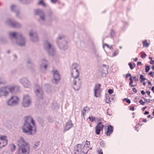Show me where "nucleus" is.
<instances>
[{
  "instance_id": "1",
  "label": "nucleus",
  "mask_w": 154,
  "mask_h": 154,
  "mask_svg": "<svg viewBox=\"0 0 154 154\" xmlns=\"http://www.w3.org/2000/svg\"><path fill=\"white\" fill-rule=\"evenodd\" d=\"M23 132L28 135H32L35 134L36 126L34 120L30 116H29L25 120L22 126Z\"/></svg>"
},
{
  "instance_id": "2",
  "label": "nucleus",
  "mask_w": 154,
  "mask_h": 154,
  "mask_svg": "<svg viewBox=\"0 0 154 154\" xmlns=\"http://www.w3.org/2000/svg\"><path fill=\"white\" fill-rule=\"evenodd\" d=\"M9 35L11 39L12 40H14L16 44L19 46H23L25 45L26 40L21 33L11 32H9Z\"/></svg>"
},
{
  "instance_id": "3",
  "label": "nucleus",
  "mask_w": 154,
  "mask_h": 154,
  "mask_svg": "<svg viewBox=\"0 0 154 154\" xmlns=\"http://www.w3.org/2000/svg\"><path fill=\"white\" fill-rule=\"evenodd\" d=\"M18 146L19 149V154H28L29 152V146L24 139L21 137L18 141Z\"/></svg>"
},
{
  "instance_id": "4",
  "label": "nucleus",
  "mask_w": 154,
  "mask_h": 154,
  "mask_svg": "<svg viewBox=\"0 0 154 154\" xmlns=\"http://www.w3.org/2000/svg\"><path fill=\"white\" fill-rule=\"evenodd\" d=\"M56 42L60 49L65 50L67 48V42L65 40L64 35H59L56 39Z\"/></svg>"
},
{
  "instance_id": "5",
  "label": "nucleus",
  "mask_w": 154,
  "mask_h": 154,
  "mask_svg": "<svg viewBox=\"0 0 154 154\" xmlns=\"http://www.w3.org/2000/svg\"><path fill=\"white\" fill-rule=\"evenodd\" d=\"M79 74H78L75 76H72L73 78L72 81L73 88L75 91H76L80 89L82 84L81 81L79 78Z\"/></svg>"
},
{
  "instance_id": "6",
  "label": "nucleus",
  "mask_w": 154,
  "mask_h": 154,
  "mask_svg": "<svg viewBox=\"0 0 154 154\" xmlns=\"http://www.w3.org/2000/svg\"><path fill=\"white\" fill-rule=\"evenodd\" d=\"M5 23L7 25L13 28H19L21 26L20 23L13 19H7Z\"/></svg>"
},
{
  "instance_id": "7",
  "label": "nucleus",
  "mask_w": 154,
  "mask_h": 154,
  "mask_svg": "<svg viewBox=\"0 0 154 154\" xmlns=\"http://www.w3.org/2000/svg\"><path fill=\"white\" fill-rule=\"evenodd\" d=\"M44 48L50 55L53 56L55 53V50L53 47L48 41H46L44 43Z\"/></svg>"
},
{
  "instance_id": "8",
  "label": "nucleus",
  "mask_w": 154,
  "mask_h": 154,
  "mask_svg": "<svg viewBox=\"0 0 154 154\" xmlns=\"http://www.w3.org/2000/svg\"><path fill=\"white\" fill-rule=\"evenodd\" d=\"M35 13L36 15H38L40 17L39 22L40 24L45 25L46 20L43 11L41 9H37L35 10Z\"/></svg>"
},
{
  "instance_id": "9",
  "label": "nucleus",
  "mask_w": 154,
  "mask_h": 154,
  "mask_svg": "<svg viewBox=\"0 0 154 154\" xmlns=\"http://www.w3.org/2000/svg\"><path fill=\"white\" fill-rule=\"evenodd\" d=\"M35 13L36 15H38L40 17L39 22L40 24L45 25L46 20L43 11L41 9H37L35 10Z\"/></svg>"
},
{
  "instance_id": "10",
  "label": "nucleus",
  "mask_w": 154,
  "mask_h": 154,
  "mask_svg": "<svg viewBox=\"0 0 154 154\" xmlns=\"http://www.w3.org/2000/svg\"><path fill=\"white\" fill-rule=\"evenodd\" d=\"M19 102V98L16 96H12L7 102L8 105L9 106H13L17 105Z\"/></svg>"
},
{
  "instance_id": "11",
  "label": "nucleus",
  "mask_w": 154,
  "mask_h": 154,
  "mask_svg": "<svg viewBox=\"0 0 154 154\" xmlns=\"http://www.w3.org/2000/svg\"><path fill=\"white\" fill-rule=\"evenodd\" d=\"M31 103V99L30 96L28 95H24L22 103V106L24 107H27L30 106Z\"/></svg>"
},
{
  "instance_id": "12",
  "label": "nucleus",
  "mask_w": 154,
  "mask_h": 154,
  "mask_svg": "<svg viewBox=\"0 0 154 154\" xmlns=\"http://www.w3.org/2000/svg\"><path fill=\"white\" fill-rule=\"evenodd\" d=\"M101 85L100 84H96L94 89V96L96 97H99L101 96L102 90L101 88Z\"/></svg>"
},
{
  "instance_id": "13",
  "label": "nucleus",
  "mask_w": 154,
  "mask_h": 154,
  "mask_svg": "<svg viewBox=\"0 0 154 154\" xmlns=\"http://www.w3.org/2000/svg\"><path fill=\"white\" fill-rule=\"evenodd\" d=\"M9 85L2 87L0 88V93L2 96L5 97L8 96L9 94Z\"/></svg>"
},
{
  "instance_id": "14",
  "label": "nucleus",
  "mask_w": 154,
  "mask_h": 154,
  "mask_svg": "<svg viewBox=\"0 0 154 154\" xmlns=\"http://www.w3.org/2000/svg\"><path fill=\"white\" fill-rule=\"evenodd\" d=\"M52 72L53 73L54 78L53 82L57 84L60 79V75L58 72L57 70H53Z\"/></svg>"
},
{
  "instance_id": "15",
  "label": "nucleus",
  "mask_w": 154,
  "mask_h": 154,
  "mask_svg": "<svg viewBox=\"0 0 154 154\" xmlns=\"http://www.w3.org/2000/svg\"><path fill=\"white\" fill-rule=\"evenodd\" d=\"M31 40L33 42H37L38 40V38L37 33L34 31L31 30L29 32Z\"/></svg>"
},
{
  "instance_id": "16",
  "label": "nucleus",
  "mask_w": 154,
  "mask_h": 154,
  "mask_svg": "<svg viewBox=\"0 0 154 154\" xmlns=\"http://www.w3.org/2000/svg\"><path fill=\"white\" fill-rule=\"evenodd\" d=\"M11 9L12 11L16 13V16L19 18H21V16L19 12V8L18 6L14 5H11Z\"/></svg>"
},
{
  "instance_id": "17",
  "label": "nucleus",
  "mask_w": 154,
  "mask_h": 154,
  "mask_svg": "<svg viewBox=\"0 0 154 154\" xmlns=\"http://www.w3.org/2000/svg\"><path fill=\"white\" fill-rule=\"evenodd\" d=\"M20 82L25 88H29L31 87V85L30 82L26 78H22L20 79Z\"/></svg>"
},
{
  "instance_id": "18",
  "label": "nucleus",
  "mask_w": 154,
  "mask_h": 154,
  "mask_svg": "<svg viewBox=\"0 0 154 154\" xmlns=\"http://www.w3.org/2000/svg\"><path fill=\"white\" fill-rule=\"evenodd\" d=\"M79 68L80 66L78 64L76 63H74L72 64V71L71 72L72 76H73V74L74 72H76V75H78V74H79V72L78 71V69Z\"/></svg>"
},
{
  "instance_id": "19",
  "label": "nucleus",
  "mask_w": 154,
  "mask_h": 154,
  "mask_svg": "<svg viewBox=\"0 0 154 154\" xmlns=\"http://www.w3.org/2000/svg\"><path fill=\"white\" fill-rule=\"evenodd\" d=\"M9 85V91L13 94H15L18 92L20 90L19 87L14 85Z\"/></svg>"
},
{
  "instance_id": "20",
  "label": "nucleus",
  "mask_w": 154,
  "mask_h": 154,
  "mask_svg": "<svg viewBox=\"0 0 154 154\" xmlns=\"http://www.w3.org/2000/svg\"><path fill=\"white\" fill-rule=\"evenodd\" d=\"M40 67L42 69H44L45 70H47L48 64V61L45 59L41 60L40 61Z\"/></svg>"
},
{
  "instance_id": "21",
  "label": "nucleus",
  "mask_w": 154,
  "mask_h": 154,
  "mask_svg": "<svg viewBox=\"0 0 154 154\" xmlns=\"http://www.w3.org/2000/svg\"><path fill=\"white\" fill-rule=\"evenodd\" d=\"M1 139L0 140V148H2V147L6 146L8 143V140L6 139V136H2Z\"/></svg>"
},
{
  "instance_id": "22",
  "label": "nucleus",
  "mask_w": 154,
  "mask_h": 154,
  "mask_svg": "<svg viewBox=\"0 0 154 154\" xmlns=\"http://www.w3.org/2000/svg\"><path fill=\"white\" fill-rule=\"evenodd\" d=\"M35 93L36 95L38 98L41 99H43V92L41 88H38L36 89Z\"/></svg>"
},
{
  "instance_id": "23",
  "label": "nucleus",
  "mask_w": 154,
  "mask_h": 154,
  "mask_svg": "<svg viewBox=\"0 0 154 154\" xmlns=\"http://www.w3.org/2000/svg\"><path fill=\"white\" fill-rule=\"evenodd\" d=\"M104 126L103 125H102V122H99L95 127V133L97 134H99L100 133V131L103 129V127Z\"/></svg>"
},
{
  "instance_id": "24",
  "label": "nucleus",
  "mask_w": 154,
  "mask_h": 154,
  "mask_svg": "<svg viewBox=\"0 0 154 154\" xmlns=\"http://www.w3.org/2000/svg\"><path fill=\"white\" fill-rule=\"evenodd\" d=\"M113 127L111 125H109L107 128V130L106 132V134L107 136H109L113 132Z\"/></svg>"
},
{
  "instance_id": "25",
  "label": "nucleus",
  "mask_w": 154,
  "mask_h": 154,
  "mask_svg": "<svg viewBox=\"0 0 154 154\" xmlns=\"http://www.w3.org/2000/svg\"><path fill=\"white\" fill-rule=\"evenodd\" d=\"M72 124L71 121H68L66 122L64 128V131L68 130L72 127Z\"/></svg>"
},
{
  "instance_id": "26",
  "label": "nucleus",
  "mask_w": 154,
  "mask_h": 154,
  "mask_svg": "<svg viewBox=\"0 0 154 154\" xmlns=\"http://www.w3.org/2000/svg\"><path fill=\"white\" fill-rule=\"evenodd\" d=\"M109 67L108 66H106L105 64L103 65L102 70L101 72L102 75H103L104 74L105 75L108 73V69Z\"/></svg>"
},
{
  "instance_id": "27",
  "label": "nucleus",
  "mask_w": 154,
  "mask_h": 154,
  "mask_svg": "<svg viewBox=\"0 0 154 154\" xmlns=\"http://www.w3.org/2000/svg\"><path fill=\"white\" fill-rule=\"evenodd\" d=\"M115 95H110L109 96L108 94H105V98H106L107 99L108 98H109L108 101H107V100L106 101V103H109L110 102H111L110 100H115V98H114Z\"/></svg>"
},
{
  "instance_id": "28",
  "label": "nucleus",
  "mask_w": 154,
  "mask_h": 154,
  "mask_svg": "<svg viewBox=\"0 0 154 154\" xmlns=\"http://www.w3.org/2000/svg\"><path fill=\"white\" fill-rule=\"evenodd\" d=\"M45 88L48 93L51 91V87L50 84H46L45 86Z\"/></svg>"
},
{
  "instance_id": "29",
  "label": "nucleus",
  "mask_w": 154,
  "mask_h": 154,
  "mask_svg": "<svg viewBox=\"0 0 154 154\" xmlns=\"http://www.w3.org/2000/svg\"><path fill=\"white\" fill-rule=\"evenodd\" d=\"M27 63L28 64V66H31V69H32L34 67V65L33 63H32L30 59L28 60L27 61Z\"/></svg>"
},
{
  "instance_id": "30",
  "label": "nucleus",
  "mask_w": 154,
  "mask_h": 154,
  "mask_svg": "<svg viewBox=\"0 0 154 154\" xmlns=\"http://www.w3.org/2000/svg\"><path fill=\"white\" fill-rule=\"evenodd\" d=\"M84 147L82 148V145L80 143L78 144L75 147V148L76 149H78L81 152L82 150V149H83Z\"/></svg>"
},
{
  "instance_id": "31",
  "label": "nucleus",
  "mask_w": 154,
  "mask_h": 154,
  "mask_svg": "<svg viewBox=\"0 0 154 154\" xmlns=\"http://www.w3.org/2000/svg\"><path fill=\"white\" fill-rule=\"evenodd\" d=\"M81 152L78 149L74 148V149L73 152H72V154H80Z\"/></svg>"
},
{
  "instance_id": "32",
  "label": "nucleus",
  "mask_w": 154,
  "mask_h": 154,
  "mask_svg": "<svg viewBox=\"0 0 154 154\" xmlns=\"http://www.w3.org/2000/svg\"><path fill=\"white\" fill-rule=\"evenodd\" d=\"M7 82L2 78H0V85L6 84Z\"/></svg>"
},
{
  "instance_id": "33",
  "label": "nucleus",
  "mask_w": 154,
  "mask_h": 154,
  "mask_svg": "<svg viewBox=\"0 0 154 154\" xmlns=\"http://www.w3.org/2000/svg\"><path fill=\"white\" fill-rule=\"evenodd\" d=\"M106 46L110 50H113V45H112L110 46H109L107 44H103V47L104 48V46Z\"/></svg>"
},
{
  "instance_id": "34",
  "label": "nucleus",
  "mask_w": 154,
  "mask_h": 154,
  "mask_svg": "<svg viewBox=\"0 0 154 154\" xmlns=\"http://www.w3.org/2000/svg\"><path fill=\"white\" fill-rule=\"evenodd\" d=\"M38 5H41L43 7H45L46 6L43 0H40L39 2H38Z\"/></svg>"
},
{
  "instance_id": "35",
  "label": "nucleus",
  "mask_w": 154,
  "mask_h": 154,
  "mask_svg": "<svg viewBox=\"0 0 154 154\" xmlns=\"http://www.w3.org/2000/svg\"><path fill=\"white\" fill-rule=\"evenodd\" d=\"M143 45L144 46H145L146 47H148L149 46V44L147 42L146 40H145L143 42Z\"/></svg>"
},
{
  "instance_id": "36",
  "label": "nucleus",
  "mask_w": 154,
  "mask_h": 154,
  "mask_svg": "<svg viewBox=\"0 0 154 154\" xmlns=\"http://www.w3.org/2000/svg\"><path fill=\"white\" fill-rule=\"evenodd\" d=\"M140 82H142L144 80H146V79L143 77V76L142 75H140Z\"/></svg>"
},
{
  "instance_id": "37",
  "label": "nucleus",
  "mask_w": 154,
  "mask_h": 154,
  "mask_svg": "<svg viewBox=\"0 0 154 154\" xmlns=\"http://www.w3.org/2000/svg\"><path fill=\"white\" fill-rule=\"evenodd\" d=\"M40 142H38L35 143L34 144V146H33V149H36L37 148V147L39 145Z\"/></svg>"
},
{
  "instance_id": "38",
  "label": "nucleus",
  "mask_w": 154,
  "mask_h": 154,
  "mask_svg": "<svg viewBox=\"0 0 154 154\" xmlns=\"http://www.w3.org/2000/svg\"><path fill=\"white\" fill-rule=\"evenodd\" d=\"M110 35L112 37H113L115 36L116 35L115 32V31L113 30H111L110 32Z\"/></svg>"
},
{
  "instance_id": "39",
  "label": "nucleus",
  "mask_w": 154,
  "mask_h": 154,
  "mask_svg": "<svg viewBox=\"0 0 154 154\" xmlns=\"http://www.w3.org/2000/svg\"><path fill=\"white\" fill-rule=\"evenodd\" d=\"M145 67V72H147L150 69V66L149 65H146Z\"/></svg>"
},
{
  "instance_id": "40",
  "label": "nucleus",
  "mask_w": 154,
  "mask_h": 154,
  "mask_svg": "<svg viewBox=\"0 0 154 154\" xmlns=\"http://www.w3.org/2000/svg\"><path fill=\"white\" fill-rule=\"evenodd\" d=\"M90 121L92 122L94 121V120H95V117L92 116H90L89 117Z\"/></svg>"
},
{
  "instance_id": "41",
  "label": "nucleus",
  "mask_w": 154,
  "mask_h": 154,
  "mask_svg": "<svg viewBox=\"0 0 154 154\" xmlns=\"http://www.w3.org/2000/svg\"><path fill=\"white\" fill-rule=\"evenodd\" d=\"M142 98L143 99L145 102H146V103H149L151 101H152V100L151 99H149L148 100H147V99L146 98L144 97H142Z\"/></svg>"
},
{
  "instance_id": "42",
  "label": "nucleus",
  "mask_w": 154,
  "mask_h": 154,
  "mask_svg": "<svg viewBox=\"0 0 154 154\" xmlns=\"http://www.w3.org/2000/svg\"><path fill=\"white\" fill-rule=\"evenodd\" d=\"M119 50H117L115 51L113 54V57L115 56L116 55L118 54L119 53Z\"/></svg>"
},
{
  "instance_id": "43",
  "label": "nucleus",
  "mask_w": 154,
  "mask_h": 154,
  "mask_svg": "<svg viewBox=\"0 0 154 154\" xmlns=\"http://www.w3.org/2000/svg\"><path fill=\"white\" fill-rule=\"evenodd\" d=\"M100 145L103 147H104L105 146V143L103 141L101 140L100 142Z\"/></svg>"
},
{
  "instance_id": "44",
  "label": "nucleus",
  "mask_w": 154,
  "mask_h": 154,
  "mask_svg": "<svg viewBox=\"0 0 154 154\" xmlns=\"http://www.w3.org/2000/svg\"><path fill=\"white\" fill-rule=\"evenodd\" d=\"M128 65L131 69L132 70L134 69L133 65L131 63H128Z\"/></svg>"
},
{
  "instance_id": "45",
  "label": "nucleus",
  "mask_w": 154,
  "mask_h": 154,
  "mask_svg": "<svg viewBox=\"0 0 154 154\" xmlns=\"http://www.w3.org/2000/svg\"><path fill=\"white\" fill-rule=\"evenodd\" d=\"M89 109L88 108L87 106H86L84 108L83 111L86 112L87 111H89Z\"/></svg>"
},
{
  "instance_id": "46",
  "label": "nucleus",
  "mask_w": 154,
  "mask_h": 154,
  "mask_svg": "<svg viewBox=\"0 0 154 154\" xmlns=\"http://www.w3.org/2000/svg\"><path fill=\"white\" fill-rule=\"evenodd\" d=\"M108 92L109 94H111L113 93L114 91L112 89H109L108 90Z\"/></svg>"
},
{
  "instance_id": "47",
  "label": "nucleus",
  "mask_w": 154,
  "mask_h": 154,
  "mask_svg": "<svg viewBox=\"0 0 154 154\" xmlns=\"http://www.w3.org/2000/svg\"><path fill=\"white\" fill-rule=\"evenodd\" d=\"M133 79L135 82H136L138 81V77L137 78L136 76H134L133 77Z\"/></svg>"
},
{
  "instance_id": "48",
  "label": "nucleus",
  "mask_w": 154,
  "mask_h": 154,
  "mask_svg": "<svg viewBox=\"0 0 154 154\" xmlns=\"http://www.w3.org/2000/svg\"><path fill=\"white\" fill-rule=\"evenodd\" d=\"M97 152L99 154H103L102 150L101 149L98 150Z\"/></svg>"
},
{
  "instance_id": "49",
  "label": "nucleus",
  "mask_w": 154,
  "mask_h": 154,
  "mask_svg": "<svg viewBox=\"0 0 154 154\" xmlns=\"http://www.w3.org/2000/svg\"><path fill=\"white\" fill-rule=\"evenodd\" d=\"M139 103L140 104L144 105L145 103V102H143L142 100H140L139 101Z\"/></svg>"
},
{
  "instance_id": "50",
  "label": "nucleus",
  "mask_w": 154,
  "mask_h": 154,
  "mask_svg": "<svg viewBox=\"0 0 154 154\" xmlns=\"http://www.w3.org/2000/svg\"><path fill=\"white\" fill-rule=\"evenodd\" d=\"M146 56V55L145 53H143L141 54V57L142 58H145Z\"/></svg>"
},
{
  "instance_id": "51",
  "label": "nucleus",
  "mask_w": 154,
  "mask_h": 154,
  "mask_svg": "<svg viewBox=\"0 0 154 154\" xmlns=\"http://www.w3.org/2000/svg\"><path fill=\"white\" fill-rule=\"evenodd\" d=\"M90 144V142L89 141H88L87 140L86 141V144H85V145H86L87 146V147H88L89 148V147L88 146Z\"/></svg>"
},
{
  "instance_id": "52",
  "label": "nucleus",
  "mask_w": 154,
  "mask_h": 154,
  "mask_svg": "<svg viewBox=\"0 0 154 154\" xmlns=\"http://www.w3.org/2000/svg\"><path fill=\"white\" fill-rule=\"evenodd\" d=\"M149 75H151V76L152 77L153 76L154 72H151L149 73Z\"/></svg>"
},
{
  "instance_id": "53",
  "label": "nucleus",
  "mask_w": 154,
  "mask_h": 154,
  "mask_svg": "<svg viewBox=\"0 0 154 154\" xmlns=\"http://www.w3.org/2000/svg\"><path fill=\"white\" fill-rule=\"evenodd\" d=\"M131 75L130 73H128L126 75L125 77L126 78H128L129 77H131Z\"/></svg>"
},
{
  "instance_id": "54",
  "label": "nucleus",
  "mask_w": 154,
  "mask_h": 154,
  "mask_svg": "<svg viewBox=\"0 0 154 154\" xmlns=\"http://www.w3.org/2000/svg\"><path fill=\"white\" fill-rule=\"evenodd\" d=\"M133 91L135 93H136L137 92V90L135 88H132Z\"/></svg>"
},
{
  "instance_id": "55",
  "label": "nucleus",
  "mask_w": 154,
  "mask_h": 154,
  "mask_svg": "<svg viewBox=\"0 0 154 154\" xmlns=\"http://www.w3.org/2000/svg\"><path fill=\"white\" fill-rule=\"evenodd\" d=\"M12 147L13 148V150H15L16 148V146L14 144H12Z\"/></svg>"
},
{
  "instance_id": "56",
  "label": "nucleus",
  "mask_w": 154,
  "mask_h": 154,
  "mask_svg": "<svg viewBox=\"0 0 154 154\" xmlns=\"http://www.w3.org/2000/svg\"><path fill=\"white\" fill-rule=\"evenodd\" d=\"M126 101L129 104H130L131 103V100L128 99L127 98Z\"/></svg>"
},
{
  "instance_id": "57",
  "label": "nucleus",
  "mask_w": 154,
  "mask_h": 154,
  "mask_svg": "<svg viewBox=\"0 0 154 154\" xmlns=\"http://www.w3.org/2000/svg\"><path fill=\"white\" fill-rule=\"evenodd\" d=\"M130 110L132 111H134V106H131L130 108Z\"/></svg>"
},
{
  "instance_id": "58",
  "label": "nucleus",
  "mask_w": 154,
  "mask_h": 154,
  "mask_svg": "<svg viewBox=\"0 0 154 154\" xmlns=\"http://www.w3.org/2000/svg\"><path fill=\"white\" fill-rule=\"evenodd\" d=\"M108 110H109V109H108L106 111L107 114V115H108L109 116H112L111 114L109 113V112L108 111Z\"/></svg>"
},
{
  "instance_id": "59",
  "label": "nucleus",
  "mask_w": 154,
  "mask_h": 154,
  "mask_svg": "<svg viewBox=\"0 0 154 154\" xmlns=\"http://www.w3.org/2000/svg\"><path fill=\"white\" fill-rule=\"evenodd\" d=\"M57 0H51V2L52 3H55L57 1Z\"/></svg>"
},
{
  "instance_id": "60",
  "label": "nucleus",
  "mask_w": 154,
  "mask_h": 154,
  "mask_svg": "<svg viewBox=\"0 0 154 154\" xmlns=\"http://www.w3.org/2000/svg\"><path fill=\"white\" fill-rule=\"evenodd\" d=\"M141 94L143 95H144L145 93V92L143 90L141 91Z\"/></svg>"
},
{
  "instance_id": "61",
  "label": "nucleus",
  "mask_w": 154,
  "mask_h": 154,
  "mask_svg": "<svg viewBox=\"0 0 154 154\" xmlns=\"http://www.w3.org/2000/svg\"><path fill=\"white\" fill-rule=\"evenodd\" d=\"M150 63V64H154V60H151Z\"/></svg>"
},
{
  "instance_id": "62",
  "label": "nucleus",
  "mask_w": 154,
  "mask_h": 154,
  "mask_svg": "<svg viewBox=\"0 0 154 154\" xmlns=\"http://www.w3.org/2000/svg\"><path fill=\"white\" fill-rule=\"evenodd\" d=\"M149 112L148 111H146L144 113V114L145 115H146L149 114Z\"/></svg>"
},
{
  "instance_id": "63",
  "label": "nucleus",
  "mask_w": 154,
  "mask_h": 154,
  "mask_svg": "<svg viewBox=\"0 0 154 154\" xmlns=\"http://www.w3.org/2000/svg\"><path fill=\"white\" fill-rule=\"evenodd\" d=\"M147 108V106H145L142 108V110L143 111L146 109Z\"/></svg>"
},
{
  "instance_id": "64",
  "label": "nucleus",
  "mask_w": 154,
  "mask_h": 154,
  "mask_svg": "<svg viewBox=\"0 0 154 154\" xmlns=\"http://www.w3.org/2000/svg\"><path fill=\"white\" fill-rule=\"evenodd\" d=\"M151 90L154 93V86L152 88Z\"/></svg>"
}]
</instances>
